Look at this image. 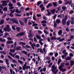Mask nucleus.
I'll return each mask as SVG.
<instances>
[{
	"label": "nucleus",
	"mask_w": 74,
	"mask_h": 74,
	"mask_svg": "<svg viewBox=\"0 0 74 74\" xmlns=\"http://www.w3.org/2000/svg\"><path fill=\"white\" fill-rule=\"evenodd\" d=\"M52 72L54 74H56L58 72V69H57V68L55 67V65H53L51 66V70Z\"/></svg>",
	"instance_id": "f257e3e1"
},
{
	"label": "nucleus",
	"mask_w": 74,
	"mask_h": 74,
	"mask_svg": "<svg viewBox=\"0 0 74 74\" xmlns=\"http://www.w3.org/2000/svg\"><path fill=\"white\" fill-rule=\"evenodd\" d=\"M30 69V66L27 65V62H25L23 66V70H28Z\"/></svg>",
	"instance_id": "f03ea898"
},
{
	"label": "nucleus",
	"mask_w": 74,
	"mask_h": 74,
	"mask_svg": "<svg viewBox=\"0 0 74 74\" xmlns=\"http://www.w3.org/2000/svg\"><path fill=\"white\" fill-rule=\"evenodd\" d=\"M62 53L64 55L61 56V58L62 59H64V58H66L67 56V55H68V53L66 52V50H64L62 51Z\"/></svg>",
	"instance_id": "7ed1b4c3"
},
{
	"label": "nucleus",
	"mask_w": 74,
	"mask_h": 74,
	"mask_svg": "<svg viewBox=\"0 0 74 74\" xmlns=\"http://www.w3.org/2000/svg\"><path fill=\"white\" fill-rule=\"evenodd\" d=\"M9 1H2V5H0V7L1 8H1L2 6H5L7 5V3H9Z\"/></svg>",
	"instance_id": "20e7f679"
},
{
	"label": "nucleus",
	"mask_w": 74,
	"mask_h": 74,
	"mask_svg": "<svg viewBox=\"0 0 74 74\" xmlns=\"http://www.w3.org/2000/svg\"><path fill=\"white\" fill-rule=\"evenodd\" d=\"M67 19V16L66 15L65 18H63L62 21V23L63 25H65L66 24V21Z\"/></svg>",
	"instance_id": "39448f33"
},
{
	"label": "nucleus",
	"mask_w": 74,
	"mask_h": 74,
	"mask_svg": "<svg viewBox=\"0 0 74 74\" xmlns=\"http://www.w3.org/2000/svg\"><path fill=\"white\" fill-rule=\"evenodd\" d=\"M64 66L63 64H61V65H60L59 66V69L62 71V72H64V71H66V69H63V67H64Z\"/></svg>",
	"instance_id": "423d86ee"
},
{
	"label": "nucleus",
	"mask_w": 74,
	"mask_h": 74,
	"mask_svg": "<svg viewBox=\"0 0 74 74\" xmlns=\"http://www.w3.org/2000/svg\"><path fill=\"white\" fill-rule=\"evenodd\" d=\"M25 32H21V33H18L16 35V37H19L20 36H23L25 35Z\"/></svg>",
	"instance_id": "0eeeda50"
},
{
	"label": "nucleus",
	"mask_w": 74,
	"mask_h": 74,
	"mask_svg": "<svg viewBox=\"0 0 74 74\" xmlns=\"http://www.w3.org/2000/svg\"><path fill=\"white\" fill-rule=\"evenodd\" d=\"M11 20L13 21V22L11 23H16L17 24L19 23L18 21H16V19L15 18H11Z\"/></svg>",
	"instance_id": "6e6552de"
},
{
	"label": "nucleus",
	"mask_w": 74,
	"mask_h": 74,
	"mask_svg": "<svg viewBox=\"0 0 74 74\" xmlns=\"http://www.w3.org/2000/svg\"><path fill=\"white\" fill-rule=\"evenodd\" d=\"M47 45H46V44H45V45H44L45 47H44L43 49V52H44L45 54L47 53V50L46 51V49H45V48H47Z\"/></svg>",
	"instance_id": "1a4fd4ad"
},
{
	"label": "nucleus",
	"mask_w": 74,
	"mask_h": 74,
	"mask_svg": "<svg viewBox=\"0 0 74 74\" xmlns=\"http://www.w3.org/2000/svg\"><path fill=\"white\" fill-rule=\"evenodd\" d=\"M37 52H40L43 54H44V52L43 50L42 51V49H40L39 48L38 49Z\"/></svg>",
	"instance_id": "9d476101"
},
{
	"label": "nucleus",
	"mask_w": 74,
	"mask_h": 74,
	"mask_svg": "<svg viewBox=\"0 0 74 74\" xmlns=\"http://www.w3.org/2000/svg\"><path fill=\"white\" fill-rule=\"evenodd\" d=\"M8 5L10 7L9 8L10 9H13L14 8V7L12 6L13 5L12 4H11V3H10L8 4Z\"/></svg>",
	"instance_id": "9b49d317"
},
{
	"label": "nucleus",
	"mask_w": 74,
	"mask_h": 74,
	"mask_svg": "<svg viewBox=\"0 0 74 74\" xmlns=\"http://www.w3.org/2000/svg\"><path fill=\"white\" fill-rule=\"evenodd\" d=\"M4 30L5 32H7H7H10V31L11 30V29L10 28H8V29H6V28H5L4 29Z\"/></svg>",
	"instance_id": "f8f14e48"
},
{
	"label": "nucleus",
	"mask_w": 74,
	"mask_h": 74,
	"mask_svg": "<svg viewBox=\"0 0 74 74\" xmlns=\"http://www.w3.org/2000/svg\"><path fill=\"white\" fill-rule=\"evenodd\" d=\"M62 33H63V30L60 29L58 32V34L59 36H60L62 34Z\"/></svg>",
	"instance_id": "ddd939ff"
},
{
	"label": "nucleus",
	"mask_w": 74,
	"mask_h": 74,
	"mask_svg": "<svg viewBox=\"0 0 74 74\" xmlns=\"http://www.w3.org/2000/svg\"><path fill=\"white\" fill-rule=\"evenodd\" d=\"M64 16V15L63 14H61L60 15H58V18H63Z\"/></svg>",
	"instance_id": "4468645a"
},
{
	"label": "nucleus",
	"mask_w": 74,
	"mask_h": 74,
	"mask_svg": "<svg viewBox=\"0 0 74 74\" xmlns=\"http://www.w3.org/2000/svg\"><path fill=\"white\" fill-rule=\"evenodd\" d=\"M2 69H4L5 70L6 68H5V66L3 65L2 66H0V70H2Z\"/></svg>",
	"instance_id": "2eb2a0df"
},
{
	"label": "nucleus",
	"mask_w": 74,
	"mask_h": 74,
	"mask_svg": "<svg viewBox=\"0 0 74 74\" xmlns=\"http://www.w3.org/2000/svg\"><path fill=\"white\" fill-rule=\"evenodd\" d=\"M31 47L33 49H34V47H36V45L35 43H34L31 45Z\"/></svg>",
	"instance_id": "dca6fc26"
},
{
	"label": "nucleus",
	"mask_w": 74,
	"mask_h": 74,
	"mask_svg": "<svg viewBox=\"0 0 74 74\" xmlns=\"http://www.w3.org/2000/svg\"><path fill=\"white\" fill-rule=\"evenodd\" d=\"M8 36H9V34L8 33H6L5 34L4 36H3V37H4V38H6V37Z\"/></svg>",
	"instance_id": "f3484780"
},
{
	"label": "nucleus",
	"mask_w": 74,
	"mask_h": 74,
	"mask_svg": "<svg viewBox=\"0 0 74 74\" xmlns=\"http://www.w3.org/2000/svg\"><path fill=\"white\" fill-rule=\"evenodd\" d=\"M9 61V60L8 59H6L5 60V62L7 64L8 67H9V66H8V65L10 64V63H9V62H8Z\"/></svg>",
	"instance_id": "a211bd4d"
},
{
	"label": "nucleus",
	"mask_w": 74,
	"mask_h": 74,
	"mask_svg": "<svg viewBox=\"0 0 74 74\" xmlns=\"http://www.w3.org/2000/svg\"><path fill=\"white\" fill-rule=\"evenodd\" d=\"M72 3V1H68V2H67V3H65V4H68L70 5Z\"/></svg>",
	"instance_id": "6ab92c4d"
},
{
	"label": "nucleus",
	"mask_w": 74,
	"mask_h": 74,
	"mask_svg": "<svg viewBox=\"0 0 74 74\" xmlns=\"http://www.w3.org/2000/svg\"><path fill=\"white\" fill-rule=\"evenodd\" d=\"M0 41L1 42H5L6 41L5 39H3L1 38H0Z\"/></svg>",
	"instance_id": "aec40b11"
},
{
	"label": "nucleus",
	"mask_w": 74,
	"mask_h": 74,
	"mask_svg": "<svg viewBox=\"0 0 74 74\" xmlns=\"http://www.w3.org/2000/svg\"><path fill=\"white\" fill-rule=\"evenodd\" d=\"M71 59V57L70 56H68L66 58V60H70Z\"/></svg>",
	"instance_id": "412c9836"
},
{
	"label": "nucleus",
	"mask_w": 74,
	"mask_h": 74,
	"mask_svg": "<svg viewBox=\"0 0 74 74\" xmlns=\"http://www.w3.org/2000/svg\"><path fill=\"white\" fill-rule=\"evenodd\" d=\"M74 61L72 60H71V66L72 67V66L74 65Z\"/></svg>",
	"instance_id": "4be33fe9"
},
{
	"label": "nucleus",
	"mask_w": 74,
	"mask_h": 74,
	"mask_svg": "<svg viewBox=\"0 0 74 74\" xmlns=\"http://www.w3.org/2000/svg\"><path fill=\"white\" fill-rule=\"evenodd\" d=\"M51 12L53 14L56 11V10L55 9H53L52 10H51Z\"/></svg>",
	"instance_id": "5701e85b"
},
{
	"label": "nucleus",
	"mask_w": 74,
	"mask_h": 74,
	"mask_svg": "<svg viewBox=\"0 0 74 74\" xmlns=\"http://www.w3.org/2000/svg\"><path fill=\"white\" fill-rule=\"evenodd\" d=\"M19 45H22L23 46L24 45H26V43L23 42H20L19 43Z\"/></svg>",
	"instance_id": "b1692460"
},
{
	"label": "nucleus",
	"mask_w": 74,
	"mask_h": 74,
	"mask_svg": "<svg viewBox=\"0 0 74 74\" xmlns=\"http://www.w3.org/2000/svg\"><path fill=\"white\" fill-rule=\"evenodd\" d=\"M34 35L31 32L29 34V37H34Z\"/></svg>",
	"instance_id": "393cba45"
},
{
	"label": "nucleus",
	"mask_w": 74,
	"mask_h": 74,
	"mask_svg": "<svg viewBox=\"0 0 74 74\" xmlns=\"http://www.w3.org/2000/svg\"><path fill=\"white\" fill-rule=\"evenodd\" d=\"M52 5L51 3H49L48 4V5L47 6V8H49V7H51V6H52Z\"/></svg>",
	"instance_id": "a878e982"
},
{
	"label": "nucleus",
	"mask_w": 74,
	"mask_h": 74,
	"mask_svg": "<svg viewBox=\"0 0 74 74\" xmlns=\"http://www.w3.org/2000/svg\"><path fill=\"white\" fill-rule=\"evenodd\" d=\"M36 37L37 39H41V37L40 36H38V35H36Z\"/></svg>",
	"instance_id": "bb28decb"
},
{
	"label": "nucleus",
	"mask_w": 74,
	"mask_h": 74,
	"mask_svg": "<svg viewBox=\"0 0 74 74\" xmlns=\"http://www.w3.org/2000/svg\"><path fill=\"white\" fill-rule=\"evenodd\" d=\"M62 62V60L61 59H59L58 62V65H59L60 64V63Z\"/></svg>",
	"instance_id": "cd10ccee"
},
{
	"label": "nucleus",
	"mask_w": 74,
	"mask_h": 74,
	"mask_svg": "<svg viewBox=\"0 0 74 74\" xmlns=\"http://www.w3.org/2000/svg\"><path fill=\"white\" fill-rule=\"evenodd\" d=\"M51 40H56V38L54 36H52L51 38Z\"/></svg>",
	"instance_id": "c85d7f7f"
},
{
	"label": "nucleus",
	"mask_w": 74,
	"mask_h": 74,
	"mask_svg": "<svg viewBox=\"0 0 74 74\" xmlns=\"http://www.w3.org/2000/svg\"><path fill=\"white\" fill-rule=\"evenodd\" d=\"M66 8V6H63L62 7V9L63 11H65Z\"/></svg>",
	"instance_id": "c756f323"
},
{
	"label": "nucleus",
	"mask_w": 74,
	"mask_h": 74,
	"mask_svg": "<svg viewBox=\"0 0 74 74\" xmlns=\"http://www.w3.org/2000/svg\"><path fill=\"white\" fill-rule=\"evenodd\" d=\"M56 22L57 23H60V20L59 19H57L56 20Z\"/></svg>",
	"instance_id": "7c9ffc66"
},
{
	"label": "nucleus",
	"mask_w": 74,
	"mask_h": 74,
	"mask_svg": "<svg viewBox=\"0 0 74 74\" xmlns=\"http://www.w3.org/2000/svg\"><path fill=\"white\" fill-rule=\"evenodd\" d=\"M9 55H10L11 56H12V57H13V58H15V57H14V56H15V55H14L15 54H14L12 55V53H9Z\"/></svg>",
	"instance_id": "2f4dec72"
},
{
	"label": "nucleus",
	"mask_w": 74,
	"mask_h": 74,
	"mask_svg": "<svg viewBox=\"0 0 74 74\" xmlns=\"http://www.w3.org/2000/svg\"><path fill=\"white\" fill-rule=\"evenodd\" d=\"M18 62L21 64H23V62H22L21 61V60H18Z\"/></svg>",
	"instance_id": "473e14b6"
},
{
	"label": "nucleus",
	"mask_w": 74,
	"mask_h": 74,
	"mask_svg": "<svg viewBox=\"0 0 74 74\" xmlns=\"http://www.w3.org/2000/svg\"><path fill=\"white\" fill-rule=\"evenodd\" d=\"M15 12H16V13H17L18 14H19V13H20L21 12L19 11V9H16L15 10Z\"/></svg>",
	"instance_id": "72a5a7b5"
},
{
	"label": "nucleus",
	"mask_w": 74,
	"mask_h": 74,
	"mask_svg": "<svg viewBox=\"0 0 74 74\" xmlns=\"http://www.w3.org/2000/svg\"><path fill=\"white\" fill-rule=\"evenodd\" d=\"M22 53H24V54H25V55H27V52L25 51H22Z\"/></svg>",
	"instance_id": "f704fd0d"
},
{
	"label": "nucleus",
	"mask_w": 74,
	"mask_h": 74,
	"mask_svg": "<svg viewBox=\"0 0 74 74\" xmlns=\"http://www.w3.org/2000/svg\"><path fill=\"white\" fill-rule=\"evenodd\" d=\"M20 29H21V28L19 27H17L16 28V30L18 32H20Z\"/></svg>",
	"instance_id": "c9c22d12"
},
{
	"label": "nucleus",
	"mask_w": 74,
	"mask_h": 74,
	"mask_svg": "<svg viewBox=\"0 0 74 74\" xmlns=\"http://www.w3.org/2000/svg\"><path fill=\"white\" fill-rule=\"evenodd\" d=\"M16 49L17 50H21V47L19 46L16 48Z\"/></svg>",
	"instance_id": "e433bc0d"
},
{
	"label": "nucleus",
	"mask_w": 74,
	"mask_h": 74,
	"mask_svg": "<svg viewBox=\"0 0 74 74\" xmlns=\"http://www.w3.org/2000/svg\"><path fill=\"white\" fill-rule=\"evenodd\" d=\"M10 11H12L11 12V13H14V12H15V9H14L12 11V10H10Z\"/></svg>",
	"instance_id": "4c0bfd02"
},
{
	"label": "nucleus",
	"mask_w": 74,
	"mask_h": 74,
	"mask_svg": "<svg viewBox=\"0 0 74 74\" xmlns=\"http://www.w3.org/2000/svg\"><path fill=\"white\" fill-rule=\"evenodd\" d=\"M41 23H47V21L45 20H43L41 22Z\"/></svg>",
	"instance_id": "58836bf2"
},
{
	"label": "nucleus",
	"mask_w": 74,
	"mask_h": 74,
	"mask_svg": "<svg viewBox=\"0 0 74 74\" xmlns=\"http://www.w3.org/2000/svg\"><path fill=\"white\" fill-rule=\"evenodd\" d=\"M16 25H14V26H12V28L13 30H15V27H16Z\"/></svg>",
	"instance_id": "ea45409f"
},
{
	"label": "nucleus",
	"mask_w": 74,
	"mask_h": 74,
	"mask_svg": "<svg viewBox=\"0 0 74 74\" xmlns=\"http://www.w3.org/2000/svg\"><path fill=\"white\" fill-rule=\"evenodd\" d=\"M74 12V11H73V10H71L69 12V14H73Z\"/></svg>",
	"instance_id": "a19ab883"
},
{
	"label": "nucleus",
	"mask_w": 74,
	"mask_h": 74,
	"mask_svg": "<svg viewBox=\"0 0 74 74\" xmlns=\"http://www.w3.org/2000/svg\"><path fill=\"white\" fill-rule=\"evenodd\" d=\"M6 45H8V44H10V41H8L6 42Z\"/></svg>",
	"instance_id": "79ce46f5"
},
{
	"label": "nucleus",
	"mask_w": 74,
	"mask_h": 74,
	"mask_svg": "<svg viewBox=\"0 0 74 74\" xmlns=\"http://www.w3.org/2000/svg\"><path fill=\"white\" fill-rule=\"evenodd\" d=\"M70 20H68L67 21L66 24L68 26L70 25Z\"/></svg>",
	"instance_id": "37998d69"
},
{
	"label": "nucleus",
	"mask_w": 74,
	"mask_h": 74,
	"mask_svg": "<svg viewBox=\"0 0 74 74\" xmlns=\"http://www.w3.org/2000/svg\"><path fill=\"white\" fill-rule=\"evenodd\" d=\"M10 51L11 52H15V51L14 49H10Z\"/></svg>",
	"instance_id": "c03bdc74"
},
{
	"label": "nucleus",
	"mask_w": 74,
	"mask_h": 74,
	"mask_svg": "<svg viewBox=\"0 0 74 74\" xmlns=\"http://www.w3.org/2000/svg\"><path fill=\"white\" fill-rule=\"evenodd\" d=\"M12 22H13V21H12V20H11V19H10V21L9 22V23H10V24H12L14 23H12Z\"/></svg>",
	"instance_id": "a18cd8bd"
},
{
	"label": "nucleus",
	"mask_w": 74,
	"mask_h": 74,
	"mask_svg": "<svg viewBox=\"0 0 74 74\" xmlns=\"http://www.w3.org/2000/svg\"><path fill=\"white\" fill-rule=\"evenodd\" d=\"M54 27H57V24L56 23H54Z\"/></svg>",
	"instance_id": "49530a36"
},
{
	"label": "nucleus",
	"mask_w": 74,
	"mask_h": 74,
	"mask_svg": "<svg viewBox=\"0 0 74 74\" xmlns=\"http://www.w3.org/2000/svg\"><path fill=\"white\" fill-rule=\"evenodd\" d=\"M44 32L45 34H48V32L46 30H44Z\"/></svg>",
	"instance_id": "de8ad7c7"
},
{
	"label": "nucleus",
	"mask_w": 74,
	"mask_h": 74,
	"mask_svg": "<svg viewBox=\"0 0 74 74\" xmlns=\"http://www.w3.org/2000/svg\"><path fill=\"white\" fill-rule=\"evenodd\" d=\"M58 56V53L56 52L55 53V57L56 58Z\"/></svg>",
	"instance_id": "09e8293b"
},
{
	"label": "nucleus",
	"mask_w": 74,
	"mask_h": 74,
	"mask_svg": "<svg viewBox=\"0 0 74 74\" xmlns=\"http://www.w3.org/2000/svg\"><path fill=\"white\" fill-rule=\"evenodd\" d=\"M16 58L17 59H19V55H16L15 56Z\"/></svg>",
	"instance_id": "8fccbe9b"
},
{
	"label": "nucleus",
	"mask_w": 74,
	"mask_h": 74,
	"mask_svg": "<svg viewBox=\"0 0 74 74\" xmlns=\"http://www.w3.org/2000/svg\"><path fill=\"white\" fill-rule=\"evenodd\" d=\"M3 10V11H7V8L6 7H5Z\"/></svg>",
	"instance_id": "3c124183"
},
{
	"label": "nucleus",
	"mask_w": 74,
	"mask_h": 74,
	"mask_svg": "<svg viewBox=\"0 0 74 74\" xmlns=\"http://www.w3.org/2000/svg\"><path fill=\"white\" fill-rule=\"evenodd\" d=\"M20 23L21 25H22V26H23V25H24V23L22 21H20Z\"/></svg>",
	"instance_id": "603ef678"
},
{
	"label": "nucleus",
	"mask_w": 74,
	"mask_h": 74,
	"mask_svg": "<svg viewBox=\"0 0 74 74\" xmlns=\"http://www.w3.org/2000/svg\"><path fill=\"white\" fill-rule=\"evenodd\" d=\"M52 65V62H51L50 63V64H49V66L48 67H51V66Z\"/></svg>",
	"instance_id": "864d4df0"
},
{
	"label": "nucleus",
	"mask_w": 74,
	"mask_h": 74,
	"mask_svg": "<svg viewBox=\"0 0 74 74\" xmlns=\"http://www.w3.org/2000/svg\"><path fill=\"white\" fill-rule=\"evenodd\" d=\"M21 10H20V12H22V11H23L24 8H21Z\"/></svg>",
	"instance_id": "5fc2aeb1"
},
{
	"label": "nucleus",
	"mask_w": 74,
	"mask_h": 74,
	"mask_svg": "<svg viewBox=\"0 0 74 74\" xmlns=\"http://www.w3.org/2000/svg\"><path fill=\"white\" fill-rule=\"evenodd\" d=\"M57 3L56 2L55 3V2H53V5L54 6V7H56V6Z\"/></svg>",
	"instance_id": "6e6d98bb"
},
{
	"label": "nucleus",
	"mask_w": 74,
	"mask_h": 74,
	"mask_svg": "<svg viewBox=\"0 0 74 74\" xmlns=\"http://www.w3.org/2000/svg\"><path fill=\"white\" fill-rule=\"evenodd\" d=\"M48 2H49V1H47L46 2V0H44V4H47V3H48Z\"/></svg>",
	"instance_id": "4d7b16f0"
},
{
	"label": "nucleus",
	"mask_w": 74,
	"mask_h": 74,
	"mask_svg": "<svg viewBox=\"0 0 74 74\" xmlns=\"http://www.w3.org/2000/svg\"><path fill=\"white\" fill-rule=\"evenodd\" d=\"M71 25H73L74 23V21L73 20H72L71 21Z\"/></svg>",
	"instance_id": "13d9d810"
},
{
	"label": "nucleus",
	"mask_w": 74,
	"mask_h": 74,
	"mask_svg": "<svg viewBox=\"0 0 74 74\" xmlns=\"http://www.w3.org/2000/svg\"><path fill=\"white\" fill-rule=\"evenodd\" d=\"M12 61L14 63H17V61L15 60H13Z\"/></svg>",
	"instance_id": "bf43d9fd"
},
{
	"label": "nucleus",
	"mask_w": 74,
	"mask_h": 74,
	"mask_svg": "<svg viewBox=\"0 0 74 74\" xmlns=\"http://www.w3.org/2000/svg\"><path fill=\"white\" fill-rule=\"evenodd\" d=\"M6 15H7V14H5L2 16V18H4L5 16H6Z\"/></svg>",
	"instance_id": "052dcab7"
},
{
	"label": "nucleus",
	"mask_w": 74,
	"mask_h": 74,
	"mask_svg": "<svg viewBox=\"0 0 74 74\" xmlns=\"http://www.w3.org/2000/svg\"><path fill=\"white\" fill-rule=\"evenodd\" d=\"M65 40V38H62L60 39L59 40V41H60V42H61V41H63V40Z\"/></svg>",
	"instance_id": "680f3d73"
},
{
	"label": "nucleus",
	"mask_w": 74,
	"mask_h": 74,
	"mask_svg": "<svg viewBox=\"0 0 74 74\" xmlns=\"http://www.w3.org/2000/svg\"><path fill=\"white\" fill-rule=\"evenodd\" d=\"M40 45L38 44H36V47H37V48H38V47H40Z\"/></svg>",
	"instance_id": "e2e57ef3"
},
{
	"label": "nucleus",
	"mask_w": 74,
	"mask_h": 74,
	"mask_svg": "<svg viewBox=\"0 0 74 74\" xmlns=\"http://www.w3.org/2000/svg\"><path fill=\"white\" fill-rule=\"evenodd\" d=\"M38 25V24H33V25H32V26H37Z\"/></svg>",
	"instance_id": "0e129e2a"
},
{
	"label": "nucleus",
	"mask_w": 74,
	"mask_h": 74,
	"mask_svg": "<svg viewBox=\"0 0 74 74\" xmlns=\"http://www.w3.org/2000/svg\"><path fill=\"white\" fill-rule=\"evenodd\" d=\"M46 60H50V57H48L46 58Z\"/></svg>",
	"instance_id": "69168bd1"
},
{
	"label": "nucleus",
	"mask_w": 74,
	"mask_h": 74,
	"mask_svg": "<svg viewBox=\"0 0 74 74\" xmlns=\"http://www.w3.org/2000/svg\"><path fill=\"white\" fill-rule=\"evenodd\" d=\"M66 66H69L70 65V64L69 62H66L65 64Z\"/></svg>",
	"instance_id": "338daca9"
},
{
	"label": "nucleus",
	"mask_w": 74,
	"mask_h": 74,
	"mask_svg": "<svg viewBox=\"0 0 74 74\" xmlns=\"http://www.w3.org/2000/svg\"><path fill=\"white\" fill-rule=\"evenodd\" d=\"M10 72L11 74H12V70L11 69H10Z\"/></svg>",
	"instance_id": "774afa93"
}]
</instances>
